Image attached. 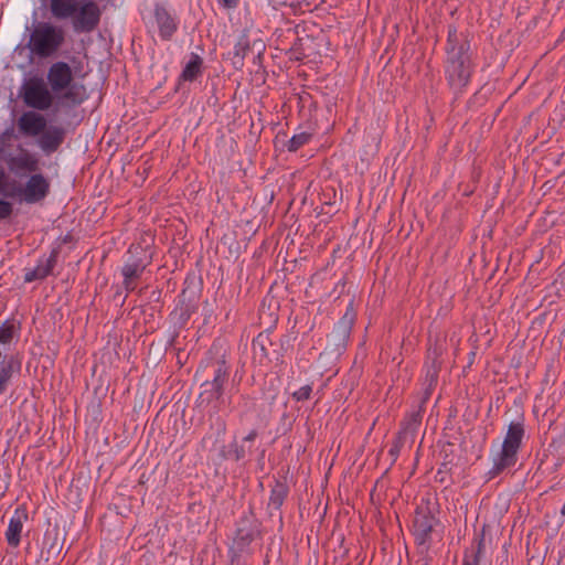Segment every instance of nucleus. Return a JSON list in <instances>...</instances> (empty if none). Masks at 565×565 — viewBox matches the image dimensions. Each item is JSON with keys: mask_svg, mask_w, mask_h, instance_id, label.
Wrapping results in <instances>:
<instances>
[{"mask_svg": "<svg viewBox=\"0 0 565 565\" xmlns=\"http://www.w3.org/2000/svg\"><path fill=\"white\" fill-rule=\"evenodd\" d=\"M51 90L56 97V107L72 109L87 99L84 84L75 83L71 66L63 61L53 63L46 74Z\"/></svg>", "mask_w": 565, "mask_h": 565, "instance_id": "obj_3", "label": "nucleus"}, {"mask_svg": "<svg viewBox=\"0 0 565 565\" xmlns=\"http://www.w3.org/2000/svg\"><path fill=\"white\" fill-rule=\"evenodd\" d=\"M65 41L64 30L49 22H39L30 35L28 47L39 57L55 54Z\"/></svg>", "mask_w": 565, "mask_h": 565, "instance_id": "obj_5", "label": "nucleus"}, {"mask_svg": "<svg viewBox=\"0 0 565 565\" xmlns=\"http://www.w3.org/2000/svg\"><path fill=\"white\" fill-rule=\"evenodd\" d=\"M406 441H408V439L404 438L403 436H401L398 434L396 435V437L393 441V445L390 449V455L394 461L397 459V457L401 452V449L405 445Z\"/></svg>", "mask_w": 565, "mask_h": 565, "instance_id": "obj_34", "label": "nucleus"}, {"mask_svg": "<svg viewBox=\"0 0 565 565\" xmlns=\"http://www.w3.org/2000/svg\"><path fill=\"white\" fill-rule=\"evenodd\" d=\"M249 51V42L246 38H242L234 46V55L245 57L246 53Z\"/></svg>", "mask_w": 565, "mask_h": 565, "instance_id": "obj_37", "label": "nucleus"}, {"mask_svg": "<svg viewBox=\"0 0 565 565\" xmlns=\"http://www.w3.org/2000/svg\"><path fill=\"white\" fill-rule=\"evenodd\" d=\"M220 2L223 4V7L232 9L237 7L239 0H220Z\"/></svg>", "mask_w": 565, "mask_h": 565, "instance_id": "obj_40", "label": "nucleus"}, {"mask_svg": "<svg viewBox=\"0 0 565 565\" xmlns=\"http://www.w3.org/2000/svg\"><path fill=\"white\" fill-rule=\"evenodd\" d=\"M311 137H312V135L307 131H302V132L294 135L287 143L288 151H290V152L297 151L299 148H301L302 146L308 143L309 140L311 139Z\"/></svg>", "mask_w": 565, "mask_h": 565, "instance_id": "obj_30", "label": "nucleus"}, {"mask_svg": "<svg viewBox=\"0 0 565 565\" xmlns=\"http://www.w3.org/2000/svg\"><path fill=\"white\" fill-rule=\"evenodd\" d=\"M182 316H184V321H186L190 318V315L188 312L186 313H182Z\"/></svg>", "mask_w": 565, "mask_h": 565, "instance_id": "obj_44", "label": "nucleus"}, {"mask_svg": "<svg viewBox=\"0 0 565 565\" xmlns=\"http://www.w3.org/2000/svg\"><path fill=\"white\" fill-rule=\"evenodd\" d=\"M218 458L221 460L231 459V448L228 450L225 449V446H222L218 451Z\"/></svg>", "mask_w": 565, "mask_h": 565, "instance_id": "obj_39", "label": "nucleus"}, {"mask_svg": "<svg viewBox=\"0 0 565 565\" xmlns=\"http://www.w3.org/2000/svg\"><path fill=\"white\" fill-rule=\"evenodd\" d=\"M202 57L195 53H192L190 61L186 63L185 67L183 68L180 75V78L185 82L195 81L202 73Z\"/></svg>", "mask_w": 565, "mask_h": 565, "instance_id": "obj_24", "label": "nucleus"}, {"mask_svg": "<svg viewBox=\"0 0 565 565\" xmlns=\"http://www.w3.org/2000/svg\"><path fill=\"white\" fill-rule=\"evenodd\" d=\"M15 138L13 126L6 128L0 132V159L10 153L11 140Z\"/></svg>", "mask_w": 565, "mask_h": 565, "instance_id": "obj_29", "label": "nucleus"}, {"mask_svg": "<svg viewBox=\"0 0 565 565\" xmlns=\"http://www.w3.org/2000/svg\"><path fill=\"white\" fill-rule=\"evenodd\" d=\"M445 77L456 96L463 93L473 72L468 35L449 25L446 44Z\"/></svg>", "mask_w": 565, "mask_h": 565, "instance_id": "obj_1", "label": "nucleus"}, {"mask_svg": "<svg viewBox=\"0 0 565 565\" xmlns=\"http://www.w3.org/2000/svg\"><path fill=\"white\" fill-rule=\"evenodd\" d=\"M152 263V255L140 244H131L128 248V258L121 267L122 287L127 292L137 288L146 268Z\"/></svg>", "mask_w": 565, "mask_h": 565, "instance_id": "obj_8", "label": "nucleus"}, {"mask_svg": "<svg viewBox=\"0 0 565 565\" xmlns=\"http://www.w3.org/2000/svg\"><path fill=\"white\" fill-rule=\"evenodd\" d=\"M423 405L420 403V406L417 411H414L406 415L404 420L402 422V427L398 435L403 436L404 438L408 439L411 443H414L416 433L422 424L423 419Z\"/></svg>", "mask_w": 565, "mask_h": 565, "instance_id": "obj_20", "label": "nucleus"}, {"mask_svg": "<svg viewBox=\"0 0 565 565\" xmlns=\"http://www.w3.org/2000/svg\"><path fill=\"white\" fill-rule=\"evenodd\" d=\"M486 530L487 525H483L480 533L477 535L475 543L476 546H472L471 553L465 554L463 561H468L470 565H479L481 556L486 548Z\"/></svg>", "mask_w": 565, "mask_h": 565, "instance_id": "obj_23", "label": "nucleus"}, {"mask_svg": "<svg viewBox=\"0 0 565 565\" xmlns=\"http://www.w3.org/2000/svg\"><path fill=\"white\" fill-rule=\"evenodd\" d=\"M100 15V9L95 1H78L76 14L73 15V26L77 32H93L99 24Z\"/></svg>", "mask_w": 565, "mask_h": 565, "instance_id": "obj_12", "label": "nucleus"}, {"mask_svg": "<svg viewBox=\"0 0 565 565\" xmlns=\"http://www.w3.org/2000/svg\"><path fill=\"white\" fill-rule=\"evenodd\" d=\"M312 392L311 385L301 386L292 393V398L297 402L308 401Z\"/></svg>", "mask_w": 565, "mask_h": 565, "instance_id": "obj_35", "label": "nucleus"}, {"mask_svg": "<svg viewBox=\"0 0 565 565\" xmlns=\"http://www.w3.org/2000/svg\"><path fill=\"white\" fill-rule=\"evenodd\" d=\"M230 371L231 366L225 352H220V349L212 347L195 372V379L201 387L198 397L199 407H206L222 399L228 383Z\"/></svg>", "mask_w": 565, "mask_h": 565, "instance_id": "obj_2", "label": "nucleus"}, {"mask_svg": "<svg viewBox=\"0 0 565 565\" xmlns=\"http://www.w3.org/2000/svg\"><path fill=\"white\" fill-rule=\"evenodd\" d=\"M154 18L159 26V34L161 39L166 41L171 40L178 29V25L172 15L162 4L157 3L154 6Z\"/></svg>", "mask_w": 565, "mask_h": 565, "instance_id": "obj_17", "label": "nucleus"}, {"mask_svg": "<svg viewBox=\"0 0 565 565\" xmlns=\"http://www.w3.org/2000/svg\"><path fill=\"white\" fill-rule=\"evenodd\" d=\"M12 180L6 168L0 166V194L4 198L10 199V194L13 190Z\"/></svg>", "mask_w": 565, "mask_h": 565, "instance_id": "obj_33", "label": "nucleus"}, {"mask_svg": "<svg viewBox=\"0 0 565 565\" xmlns=\"http://www.w3.org/2000/svg\"><path fill=\"white\" fill-rule=\"evenodd\" d=\"M439 524L437 519L428 507H418L415 510L413 520V535L416 544L422 548V553H427L433 542L435 527Z\"/></svg>", "mask_w": 565, "mask_h": 565, "instance_id": "obj_10", "label": "nucleus"}, {"mask_svg": "<svg viewBox=\"0 0 565 565\" xmlns=\"http://www.w3.org/2000/svg\"><path fill=\"white\" fill-rule=\"evenodd\" d=\"M19 97L26 107L39 111L49 110L56 103L55 94L40 76L25 79L19 89Z\"/></svg>", "mask_w": 565, "mask_h": 565, "instance_id": "obj_7", "label": "nucleus"}, {"mask_svg": "<svg viewBox=\"0 0 565 565\" xmlns=\"http://www.w3.org/2000/svg\"><path fill=\"white\" fill-rule=\"evenodd\" d=\"M28 520L26 509L23 507H19L14 510L13 515L11 516L8 525V530L6 532V539L10 546L17 547L21 541V532L23 529V523Z\"/></svg>", "mask_w": 565, "mask_h": 565, "instance_id": "obj_16", "label": "nucleus"}, {"mask_svg": "<svg viewBox=\"0 0 565 565\" xmlns=\"http://www.w3.org/2000/svg\"><path fill=\"white\" fill-rule=\"evenodd\" d=\"M46 117L41 111L34 109L23 111L17 120L19 134L28 138L38 137L46 128Z\"/></svg>", "mask_w": 565, "mask_h": 565, "instance_id": "obj_14", "label": "nucleus"}, {"mask_svg": "<svg viewBox=\"0 0 565 565\" xmlns=\"http://www.w3.org/2000/svg\"><path fill=\"white\" fill-rule=\"evenodd\" d=\"M356 313L352 303L348 307L342 318L335 323L332 331L327 335V349L334 353H342L347 347L355 321Z\"/></svg>", "mask_w": 565, "mask_h": 565, "instance_id": "obj_11", "label": "nucleus"}, {"mask_svg": "<svg viewBox=\"0 0 565 565\" xmlns=\"http://www.w3.org/2000/svg\"><path fill=\"white\" fill-rule=\"evenodd\" d=\"M423 565H428V558L427 557L424 558V564Z\"/></svg>", "mask_w": 565, "mask_h": 565, "instance_id": "obj_45", "label": "nucleus"}, {"mask_svg": "<svg viewBox=\"0 0 565 565\" xmlns=\"http://www.w3.org/2000/svg\"><path fill=\"white\" fill-rule=\"evenodd\" d=\"M438 372H439V367L435 364V362L431 364L430 367L427 369L426 382H428V385H427V387L425 390V394L422 398V404H425L427 402V399L429 398V396L431 394V390L437 383Z\"/></svg>", "mask_w": 565, "mask_h": 565, "instance_id": "obj_27", "label": "nucleus"}, {"mask_svg": "<svg viewBox=\"0 0 565 565\" xmlns=\"http://www.w3.org/2000/svg\"><path fill=\"white\" fill-rule=\"evenodd\" d=\"M51 540V543L49 547L46 548V561L53 558L56 559L60 557L62 548H63V541L60 539L58 533L54 532L52 533L47 532L44 537V544H46Z\"/></svg>", "mask_w": 565, "mask_h": 565, "instance_id": "obj_26", "label": "nucleus"}, {"mask_svg": "<svg viewBox=\"0 0 565 565\" xmlns=\"http://www.w3.org/2000/svg\"><path fill=\"white\" fill-rule=\"evenodd\" d=\"M252 452V446L246 447L245 444L233 440L231 443V459L234 461L243 460Z\"/></svg>", "mask_w": 565, "mask_h": 565, "instance_id": "obj_31", "label": "nucleus"}, {"mask_svg": "<svg viewBox=\"0 0 565 565\" xmlns=\"http://www.w3.org/2000/svg\"><path fill=\"white\" fill-rule=\"evenodd\" d=\"M273 342L270 340L268 332H260L254 340H253V348L255 351L259 350L262 355L269 358L268 347H271Z\"/></svg>", "mask_w": 565, "mask_h": 565, "instance_id": "obj_28", "label": "nucleus"}, {"mask_svg": "<svg viewBox=\"0 0 565 565\" xmlns=\"http://www.w3.org/2000/svg\"><path fill=\"white\" fill-rule=\"evenodd\" d=\"M114 299H119L121 301V305H124L127 299V295H122V292L118 290L114 295Z\"/></svg>", "mask_w": 565, "mask_h": 565, "instance_id": "obj_42", "label": "nucleus"}, {"mask_svg": "<svg viewBox=\"0 0 565 565\" xmlns=\"http://www.w3.org/2000/svg\"><path fill=\"white\" fill-rule=\"evenodd\" d=\"M462 565H470V563H468V561H463Z\"/></svg>", "mask_w": 565, "mask_h": 565, "instance_id": "obj_46", "label": "nucleus"}, {"mask_svg": "<svg viewBox=\"0 0 565 565\" xmlns=\"http://www.w3.org/2000/svg\"><path fill=\"white\" fill-rule=\"evenodd\" d=\"M226 424L220 420L215 431L207 433L201 440V447L203 450L213 451L216 449L221 437L225 434Z\"/></svg>", "mask_w": 565, "mask_h": 565, "instance_id": "obj_25", "label": "nucleus"}, {"mask_svg": "<svg viewBox=\"0 0 565 565\" xmlns=\"http://www.w3.org/2000/svg\"><path fill=\"white\" fill-rule=\"evenodd\" d=\"M24 183L12 180V192L10 199H18L25 204H36L44 201L51 193L50 179L40 171L26 177Z\"/></svg>", "mask_w": 565, "mask_h": 565, "instance_id": "obj_6", "label": "nucleus"}, {"mask_svg": "<svg viewBox=\"0 0 565 565\" xmlns=\"http://www.w3.org/2000/svg\"><path fill=\"white\" fill-rule=\"evenodd\" d=\"M0 162L4 163L9 175L26 178L41 170V159L35 152H31L22 145H18L15 152H10Z\"/></svg>", "mask_w": 565, "mask_h": 565, "instance_id": "obj_9", "label": "nucleus"}, {"mask_svg": "<svg viewBox=\"0 0 565 565\" xmlns=\"http://www.w3.org/2000/svg\"><path fill=\"white\" fill-rule=\"evenodd\" d=\"M258 437V431L256 429H252L243 439V444H249L248 446H252V444L255 441V439Z\"/></svg>", "mask_w": 565, "mask_h": 565, "instance_id": "obj_38", "label": "nucleus"}, {"mask_svg": "<svg viewBox=\"0 0 565 565\" xmlns=\"http://www.w3.org/2000/svg\"><path fill=\"white\" fill-rule=\"evenodd\" d=\"M256 530L247 519H243L236 531L231 552L234 557L239 556L255 540Z\"/></svg>", "mask_w": 565, "mask_h": 565, "instance_id": "obj_15", "label": "nucleus"}, {"mask_svg": "<svg viewBox=\"0 0 565 565\" xmlns=\"http://www.w3.org/2000/svg\"><path fill=\"white\" fill-rule=\"evenodd\" d=\"M6 199L0 198V220L9 218L13 213V204Z\"/></svg>", "mask_w": 565, "mask_h": 565, "instance_id": "obj_36", "label": "nucleus"}, {"mask_svg": "<svg viewBox=\"0 0 565 565\" xmlns=\"http://www.w3.org/2000/svg\"><path fill=\"white\" fill-rule=\"evenodd\" d=\"M74 242H75V238L71 233H67L65 236H63L61 238V244H70V243H74Z\"/></svg>", "mask_w": 565, "mask_h": 565, "instance_id": "obj_41", "label": "nucleus"}, {"mask_svg": "<svg viewBox=\"0 0 565 565\" xmlns=\"http://www.w3.org/2000/svg\"><path fill=\"white\" fill-rule=\"evenodd\" d=\"M561 515L565 518V501H564V504L561 509Z\"/></svg>", "mask_w": 565, "mask_h": 565, "instance_id": "obj_43", "label": "nucleus"}, {"mask_svg": "<svg viewBox=\"0 0 565 565\" xmlns=\"http://www.w3.org/2000/svg\"><path fill=\"white\" fill-rule=\"evenodd\" d=\"M61 253V246L54 247L49 258L46 259L45 264H39L35 268L29 270L24 275V281L31 282L34 280H42L45 279L49 275L52 274L56 263L58 255Z\"/></svg>", "mask_w": 565, "mask_h": 565, "instance_id": "obj_18", "label": "nucleus"}, {"mask_svg": "<svg viewBox=\"0 0 565 565\" xmlns=\"http://www.w3.org/2000/svg\"><path fill=\"white\" fill-rule=\"evenodd\" d=\"M21 371V361L17 355H4L0 361V395L7 391L14 373Z\"/></svg>", "mask_w": 565, "mask_h": 565, "instance_id": "obj_19", "label": "nucleus"}, {"mask_svg": "<svg viewBox=\"0 0 565 565\" xmlns=\"http://www.w3.org/2000/svg\"><path fill=\"white\" fill-rule=\"evenodd\" d=\"M77 0H51L50 10L56 19H67L73 17L77 11Z\"/></svg>", "mask_w": 565, "mask_h": 565, "instance_id": "obj_22", "label": "nucleus"}, {"mask_svg": "<svg viewBox=\"0 0 565 565\" xmlns=\"http://www.w3.org/2000/svg\"><path fill=\"white\" fill-rule=\"evenodd\" d=\"M289 493V486L285 479H275V483L271 487L268 509L270 511V515H273V511L279 512L285 500L287 499Z\"/></svg>", "mask_w": 565, "mask_h": 565, "instance_id": "obj_21", "label": "nucleus"}, {"mask_svg": "<svg viewBox=\"0 0 565 565\" xmlns=\"http://www.w3.org/2000/svg\"><path fill=\"white\" fill-rule=\"evenodd\" d=\"M67 130L63 126L46 125V128L38 136L36 145L45 156L58 151L66 139Z\"/></svg>", "mask_w": 565, "mask_h": 565, "instance_id": "obj_13", "label": "nucleus"}, {"mask_svg": "<svg viewBox=\"0 0 565 565\" xmlns=\"http://www.w3.org/2000/svg\"><path fill=\"white\" fill-rule=\"evenodd\" d=\"M525 435L524 419L511 422L508 426L501 451L493 459V466L489 470V478L492 479L505 469L513 467L518 461V452Z\"/></svg>", "mask_w": 565, "mask_h": 565, "instance_id": "obj_4", "label": "nucleus"}, {"mask_svg": "<svg viewBox=\"0 0 565 565\" xmlns=\"http://www.w3.org/2000/svg\"><path fill=\"white\" fill-rule=\"evenodd\" d=\"M17 331L18 329L14 323L9 320L4 321L0 327V343L9 344L13 340Z\"/></svg>", "mask_w": 565, "mask_h": 565, "instance_id": "obj_32", "label": "nucleus"}]
</instances>
